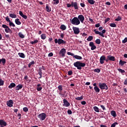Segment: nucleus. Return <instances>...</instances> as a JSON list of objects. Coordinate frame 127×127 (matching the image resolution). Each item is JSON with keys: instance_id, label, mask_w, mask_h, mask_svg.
<instances>
[{"instance_id": "obj_24", "label": "nucleus", "mask_w": 127, "mask_h": 127, "mask_svg": "<svg viewBox=\"0 0 127 127\" xmlns=\"http://www.w3.org/2000/svg\"><path fill=\"white\" fill-rule=\"evenodd\" d=\"M111 116H113V118H116L117 117V113H116V111L112 110L111 112Z\"/></svg>"}, {"instance_id": "obj_38", "label": "nucleus", "mask_w": 127, "mask_h": 127, "mask_svg": "<svg viewBox=\"0 0 127 127\" xmlns=\"http://www.w3.org/2000/svg\"><path fill=\"white\" fill-rule=\"evenodd\" d=\"M87 41H92L93 40V36H89L87 39Z\"/></svg>"}, {"instance_id": "obj_56", "label": "nucleus", "mask_w": 127, "mask_h": 127, "mask_svg": "<svg viewBox=\"0 0 127 127\" xmlns=\"http://www.w3.org/2000/svg\"><path fill=\"white\" fill-rule=\"evenodd\" d=\"M111 19L110 18H107L105 20V23H107V22L108 21H109V20H110Z\"/></svg>"}, {"instance_id": "obj_45", "label": "nucleus", "mask_w": 127, "mask_h": 127, "mask_svg": "<svg viewBox=\"0 0 127 127\" xmlns=\"http://www.w3.org/2000/svg\"><path fill=\"white\" fill-rule=\"evenodd\" d=\"M18 35L20 38H24V35L22 34V33H19Z\"/></svg>"}, {"instance_id": "obj_26", "label": "nucleus", "mask_w": 127, "mask_h": 127, "mask_svg": "<svg viewBox=\"0 0 127 127\" xmlns=\"http://www.w3.org/2000/svg\"><path fill=\"white\" fill-rule=\"evenodd\" d=\"M46 10L47 11V12H50V11H51V8L48 6V4H46Z\"/></svg>"}, {"instance_id": "obj_2", "label": "nucleus", "mask_w": 127, "mask_h": 127, "mask_svg": "<svg viewBox=\"0 0 127 127\" xmlns=\"http://www.w3.org/2000/svg\"><path fill=\"white\" fill-rule=\"evenodd\" d=\"M70 21L71 24L73 25H79L80 23V20L77 17H74L73 19H70Z\"/></svg>"}, {"instance_id": "obj_31", "label": "nucleus", "mask_w": 127, "mask_h": 127, "mask_svg": "<svg viewBox=\"0 0 127 127\" xmlns=\"http://www.w3.org/2000/svg\"><path fill=\"white\" fill-rule=\"evenodd\" d=\"M88 3L90 4H94L96 1L94 0H87Z\"/></svg>"}, {"instance_id": "obj_27", "label": "nucleus", "mask_w": 127, "mask_h": 127, "mask_svg": "<svg viewBox=\"0 0 127 127\" xmlns=\"http://www.w3.org/2000/svg\"><path fill=\"white\" fill-rule=\"evenodd\" d=\"M18 55L21 58H25V55H24V54H23V53H18Z\"/></svg>"}, {"instance_id": "obj_14", "label": "nucleus", "mask_w": 127, "mask_h": 127, "mask_svg": "<svg viewBox=\"0 0 127 127\" xmlns=\"http://www.w3.org/2000/svg\"><path fill=\"white\" fill-rule=\"evenodd\" d=\"M77 18L78 19L79 21L81 22V23H83V22H84V20H85V17L83 15H79Z\"/></svg>"}, {"instance_id": "obj_49", "label": "nucleus", "mask_w": 127, "mask_h": 127, "mask_svg": "<svg viewBox=\"0 0 127 127\" xmlns=\"http://www.w3.org/2000/svg\"><path fill=\"white\" fill-rule=\"evenodd\" d=\"M54 4H58L59 3V0H53Z\"/></svg>"}, {"instance_id": "obj_11", "label": "nucleus", "mask_w": 127, "mask_h": 127, "mask_svg": "<svg viewBox=\"0 0 127 127\" xmlns=\"http://www.w3.org/2000/svg\"><path fill=\"white\" fill-rule=\"evenodd\" d=\"M89 46L91 47V50H95V49H97V46L95 45L93 42H90L89 43Z\"/></svg>"}, {"instance_id": "obj_5", "label": "nucleus", "mask_w": 127, "mask_h": 127, "mask_svg": "<svg viewBox=\"0 0 127 127\" xmlns=\"http://www.w3.org/2000/svg\"><path fill=\"white\" fill-rule=\"evenodd\" d=\"M94 32H95V34H99V35H100V36H102V37H105V35L104 34L106 33L105 29H103L102 31V33L100 32H99L98 31H97L96 29H94Z\"/></svg>"}, {"instance_id": "obj_46", "label": "nucleus", "mask_w": 127, "mask_h": 127, "mask_svg": "<svg viewBox=\"0 0 127 127\" xmlns=\"http://www.w3.org/2000/svg\"><path fill=\"white\" fill-rule=\"evenodd\" d=\"M110 26H111V27H117V25L115 23H111Z\"/></svg>"}, {"instance_id": "obj_4", "label": "nucleus", "mask_w": 127, "mask_h": 127, "mask_svg": "<svg viewBox=\"0 0 127 127\" xmlns=\"http://www.w3.org/2000/svg\"><path fill=\"white\" fill-rule=\"evenodd\" d=\"M99 87L101 90H108L109 87H108V85L105 83H99Z\"/></svg>"}, {"instance_id": "obj_9", "label": "nucleus", "mask_w": 127, "mask_h": 127, "mask_svg": "<svg viewBox=\"0 0 127 127\" xmlns=\"http://www.w3.org/2000/svg\"><path fill=\"white\" fill-rule=\"evenodd\" d=\"M59 54L61 57H65V55L66 54V49L65 48H63L60 51Z\"/></svg>"}, {"instance_id": "obj_37", "label": "nucleus", "mask_w": 127, "mask_h": 127, "mask_svg": "<svg viewBox=\"0 0 127 127\" xmlns=\"http://www.w3.org/2000/svg\"><path fill=\"white\" fill-rule=\"evenodd\" d=\"M41 39H43V40H45V39H46V34H42L41 35Z\"/></svg>"}, {"instance_id": "obj_50", "label": "nucleus", "mask_w": 127, "mask_h": 127, "mask_svg": "<svg viewBox=\"0 0 127 127\" xmlns=\"http://www.w3.org/2000/svg\"><path fill=\"white\" fill-rule=\"evenodd\" d=\"M119 64L121 66H123V65H125V64H124V62L123 60H121L119 62Z\"/></svg>"}, {"instance_id": "obj_53", "label": "nucleus", "mask_w": 127, "mask_h": 127, "mask_svg": "<svg viewBox=\"0 0 127 127\" xmlns=\"http://www.w3.org/2000/svg\"><path fill=\"white\" fill-rule=\"evenodd\" d=\"M80 5L81 6V7H85L86 6V5L85 4V3H84V2L80 3Z\"/></svg>"}, {"instance_id": "obj_48", "label": "nucleus", "mask_w": 127, "mask_h": 127, "mask_svg": "<svg viewBox=\"0 0 127 127\" xmlns=\"http://www.w3.org/2000/svg\"><path fill=\"white\" fill-rule=\"evenodd\" d=\"M117 125H119V124L117 122H115L112 124L111 127H116V126H117Z\"/></svg>"}, {"instance_id": "obj_52", "label": "nucleus", "mask_w": 127, "mask_h": 127, "mask_svg": "<svg viewBox=\"0 0 127 127\" xmlns=\"http://www.w3.org/2000/svg\"><path fill=\"white\" fill-rule=\"evenodd\" d=\"M127 37H126L124 40L122 41V43H127Z\"/></svg>"}, {"instance_id": "obj_25", "label": "nucleus", "mask_w": 127, "mask_h": 127, "mask_svg": "<svg viewBox=\"0 0 127 127\" xmlns=\"http://www.w3.org/2000/svg\"><path fill=\"white\" fill-rule=\"evenodd\" d=\"M15 23H16V24H17V25H20V24H21V22L19 21V19L18 18L15 19Z\"/></svg>"}, {"instance_id": "obj_18", "label": "nucleus", "mask_w": 127, "mask_h": 127, "mask_svg": "<svg viewBox=\"0 0 127 127\" xmlns=\"http://www.w3.org/2000/svg\"><path fill=\"white\" fill-rule=\"evenodd\" d=\"M38 74L39 75L40 77H39V79H41L42 78V69L40 68V67L39 68V70H38Z\"/></svg>"}, {"instance_id": "obj_17", "label": "nucleus", "mask_w": 127, "mask_h": 127, "mask_svg": "<svg viewBox=\"0 0 127 127\" xmlns=\"http://www.w3.org/2000/svg\"><path fill=\"white\" fill-rule=\"evenodd\" d=\"M72 7H74L75 9H79L77 2H71Z\"/></svg>"}, {"instance_id": "obj_22", "label": "nucleus", "mask_w": 127, "mask_h": 127, "mask_svg": "<svg viewBox=\"0 0 127 127\" xmlns=\"http://www.w3.org/2000/svg\"><path fill=\"white\" fill-rule=\"evenodd\" d=\"M16 85L15 83L12 82L10 84V85L8 86L9 89H12V88H14Z\"/></svg>"}, {"instance_id": "obj_16", "label": "nucleus", "mask_w": 127, "mask_h": 127, "mask_svg": "<svg viewBox=\"0 0 127 127\" xmlns=\"http://www.w3.org/2000/svg\"><path fill=\"white\" fill-rule=\"evenodd\" d=\"M63 103H64V104H63L64 107H67L70 106V103H69V102H68V101H67V100L65 99L63 100Z\"/></svg>"}, {"instance_id": "obj_30", "label": "nucleus", "mask_w": 127, "mask_h": 127, "mask_svg": "<svg viewBox=\"0 0 127 127\" xmlns=\"http://www.w3.org/2000/svg\"><path fill=\"white\" fill-rule=\"evenodd\" d=\"M60 29L62 30H66V26H65L64 24H62L60 26Z\"/></svg>"}, {"instance_id": "obj_61", "label": "nucleus", "mask_w": 127, "mask_h": 127, "mask_svg": "<svg viewBox=\"0 0 127 127\" xmlns=\"http://www.w3.org/2000/svg\"><path fill=\"white\" fill-rule=\"evenodd\" d=\"M66 5L67 7H71V6H72V2L71 3V4L67 3Z\"/></svg>"}, {"instance_id": "obj_15", "label": "nucleus", "mask_w": 127, "mask_h": 127, "mask_svg": "<svg viewBox=\"0 0 127 127\" xmlns=\"http://www.w3.org/2000/svg\"><path fill=\"white\" fill-rule=\"evenodd\" d=\"M7 124H6V122H5L3 120H0V127H6V125Z\"/></svg>"}, {"instance_id": "obj_35", "label": "nucleus", "mask_w": 127, "mask_h": 127, "mask_svg": "<svg viewBox=\"0 0 127 127\" xmlns=\"http://www.w3.org/2000/svg\"><path fill=\"white\" fill-rule=\"evenodd\" d=\"M1 62L3 65H4L5 64V59L2 58V59H0V64Z\"/></svg>"}, {"instance_id": "obj_34", "label": "nucleus", "mask_w": 127, "mask_h": 127, "mask_svg": "<svg viewBox=\"0 0 127 127\" xmlns=\"http://www.w3.org/2000/svg\"><path fill=\"white\" fill-rule=\"evenodd\" d=\"M94 89L96 93H100V88L98 86L96 87H94Z\"/></svg>"}, {"instance_id": "obj_10", "label": "nucleus", "mask_w": 127, "mask_h": 127, "mask_svg": "<svg viewBox=\"0 0 127 127\" xmlns=\"http://www.w3.org/2000/svg\"><path fill=\"white\" fill-rule=\"evenodd\" d=\"M72 29L74 34H79L80 33V29L78 27H73Z\"/></svg>"}, {"instance_id": "obj_23", "label": "nucleus", "mask_w": 127, "mask_h": 127, "mask_svg": "<svg viewBox=\"0 0 127 127\" xmlns=\"http://www.w3.org/2000/svg\"><path fill=\"white\" fill-rule=\"evenodd\" d=\"M37 90L39 92L41 91L42 90V87H41V84H38L37 85Z\"/></svg>"}, {"instance_id": "obj_8", "label": "nucleus", "mask_w": 127, "mask_h": 127, "mask_svg": "<svg viewBox=\"0 0 127 127\" xmlns=\"http://www.w3.org/2000/svg\"><path fill=\"white\" fill-rule=\"evenodd\" d=\"M5 19L6 21H7V22H9V26H12L13 27H15V25L14 24V23H13V22H12L11 21H10V20L9 19V18L8 17V16H7Z\"/></svg>"}, {"instance_id": "obj_1", "label": "nucleus", "mask_w": 127, "mask_h": 127, "mask_svg": "<svg viewBox=\"0 0 127 127\" xmlns=\"http://www.w3.org/2000/svg\"><path fill=\"white\" fill-rule=\"evenodd\" d=\"M73 65L74 67L77 68V70H81L82 67H85V66H86V64L84 63H82L80 61H77L74 63Z\"/></svg>"}, {"instance_id": "obj_59", "label": "nucleus", "mask_w": 127, "mask_h": 127, "mask_svg": "<svg viewBox=\"0 0 127 127\" xmlns=\"http://www.w3.org/2000/svg\"><path fill=\"white\" fill-rule=\"evenodd\" d=\"M100 107L102 109V110H103V111H105L106 108L105 107V106H104V105H100Z\"/></svg>"}, {"instance_id": "obj_42", "label": "nucleus", "mask_w": 127, "mask_h": 127, "mask_svg": "<svg viewBox=\"0 0 127 127\" xmlns=\"http://www.w3.org/2000/svg\"><path fill=\"white\" fill-rule=\"evenodd\" d=\"M95 42L96 44H101V40L99 39H97L95 40Z\"/></svg>"}, {"instance_id": "obj_13", "label": "nucleus", "mask_w": 127, "mask_h": 127, "mask_svg": "<svg viewBox=\"0 0 127 127\" xmlns=\"http://www.w3.org/2000/svg\"><path fill=\"white\" fill-rule=\"evenodd\" d=\"M105 60H106V56L103 55L100 58V64H104L105 63Z\"/></svg>"}, {"instance_id": "obj_51", "label": "nucleus", "mask_w": 127, "mask_h": 127, "mask_svg": "<svg viewBox=\"0 0 127 127\" xmlns=\"http://www.w3.org/2000/svg\"><path fill=\"white\" fill-rule=\"evenodd\" d=\"M2 27H3V28H5V29L8 28V26H7L5 24H2Z\"/></svg>"}, {"instance_id": "obj_54", "label": "nucleus", "mask_w": 127, "mask_h": 127, "mask_svg": "<svg viewBox=\"0 0 127 127\" xmlns=\"http://www.w3.org/2000/svg\"><path fill=\"white\" fill-rule=\"evenodd\" d=\"M67 74L68 75H69V76H70V75H72V74H73V72L72 71V70H69L67 72Z\"/></svg>"}, {"instance_id": "obj_20", "label": "nucleus", "mask_w": 127, "mask_h": 127, "mask_svg": "<svg viewBox=\"0 0 127 127\" xmlns=\"http://www.w3.org/2000/svg\"><path fill=\"white\" fill-rule=\"evenodd\" d=\"M108 59L110 61H116V58L114 56H112L111 55L108 56Z\"/></svg>"}, {"instance_id": "obj_36", "label": "nucleus", "mask_w": 127, "mask_h": 127, "mask_svg": "<svg viewBox=\"0 0 127 127\" xmlns=\"http://www.w3.org/2000/svg\"><path fill=\"white\" fill-rule=\"evenodd\" d=\"M34 64H35L34 61H32V62H30L28 64V67L30 68V67H31V65H34Z\"/></svg>"}, {"instance_id": "obj_19", "label": "nucleus", "mask_w": 127, "mask_h": 127, "mask_svg": "<svg viewBox=\"0 0 127 127\" xmlns=\"http://www.w3.org/2000/svg\"><path fill=\"white\" fill-rule=\"evenodd\" d=\"M19 14L21 17H23L24 19H26L27 18V16L26 15L23 14V13H22V11H19Z\"/></svg>"}, {"instance_id": "obj_6", "label": "nucleus", "mask_w": 127, "mask_h": 127, "mask_svg": "<svg viewBox=\"0 0 127 127\" xmlns=\"http://www.w3.org/2000/svg\"><path fill=\"white\" fill-rule=\"evenodd\" d=\"M67 55H70V56H72L75 59H77V60H82V57L78 56V55H74V54L71 53V52H67Z\"/></svg>"}, {"instance_id": "obj_12", "label": "nucleus", "mask_w": 127, "mask_h": 127, "mask_svg": "<svg viewBox=\"0 0 127 127\" xmlns=\"http://www.w3.org/2000/svg\"><path fill=\"white\" fill-rule=\"evenodd\" d=\"M6 105L8 107H9V108L13 107V101H12V100L7 101L6 102Z\"/></svg>"}, {"instance_id": "obj_58", "label": "nucleus", "mask_w": 127, "mask_h": 127, "mask_svg": "<svg viewBox=\"0 0 127 127\" xmlns=\"http://www.w3.org/2000/svg\"><path fill=\"white\" fill-rule=\"evenodd\" d=\"M67 114L68 115H72V111H71L70 110H68L67 111Z\"/></svg>"}, {"instance_id": "obj_60", "label": "nucleus", "mask_w": 127, "mask_h": 127, "mask_svg": "<svg viewBox=\"0 0 127 127\" xmlns=\"http://www.w3.org/2000/svg\"><path fill=\"white\" fill-rule=\"evenodd\" d=\"M52 56H53V53H50L48 54V57H52Z\"/></svg>"}, {"instance_id": "obj_32", "label": "nucleus", "mask_w": 127, "mask_h": 127, "mask_svg": "<svg viewBox=\"0 0 127 127\" xmlns=\"http://www.w3.org/2000/svg\"><path fill=\"white\" fill-rule=\"evenodd\" d=\"M83 98L84 96L82 95L81 97H77L75 98V100H76V101H81V100H83Z\"/></svg>"}, {"instance_id": "obj_33", "label": "nucleus", "mask_w": 127, "mask_h": 127, "mask_svg": "<svg viewBox=\"0 0 127 127\" xmlns=\"http://www.w3.org/2000/svg\"><path fill=\"white\" fill-rule=\"evenodd\" d=\"M93 110L95 111V112H96V113H100V111L99 110V108L97 106H94L93 107Z\"/></svg>"}, {"instance_id": "obj_63", "label": "nucleus", "mask_w": 127, "mask_h": 127, "mask_svg": "<svg viewBox=\"0 0 127 127\" xmlns=\"http://www.w3.org/2000/svg\"><path fill=\"white\" fill-rule=\"evenodd\" d=\"M40 68H41L42 70H45V67L43 65H42L41 67H40Z\"/></svg>"}, {"instance_id": "obj_44", "label": "nucleus", "mask_w": 127, "mask_h": 127, "mask_svg": "<svg viewBox=\"0 0 127 127\" xmlns=\"http://www.w3.org/2000/svg\"><path fill=\"white\" fill-rule=\"evenodd\" d=\"M94 72H95L96 73H100V72H101V69L99 68L95 69H94Z\"/></svg>"}, {"instance_id": "obj_62", "label": "nucleus", "mask_w": 127, "mask_h": 127, "mask_svg": "<svg viewBox=\"0 0 127 127\" xmlns=\"http://www.w3.org/2000/svg\"><path fill=\"white\" fill-rule=\"evenodd\" d=\"M60 36H61V38H62V39H63V38H64V34L62 33Z\"/></svg>"}, {"instance_id": "obj_43", "label": "nucleus", "mask_w": 127, "mask_h": 127, "mask_svg": "<svg viewBox=\"0 0 127 127\" xmlns=\"http://www.w3.org/2000/svg\"><path fill=\"white\" fill-rule=\"evenodd\" d=\"M121 20H122V17L120 15L118 16L117 18L115 19L116 21H120Z\"/></svg>"}, {"instance_id": "obj_64", "label": "nucleus", "mask_w": 127, "mask_h": 127, "mask_svg": "<svg viewBox=\"0 0 127 127\" xmlns=\"http://www.w3.org/2000/svg\"><path fill=\"white\" fill-rule=\"evenodd\" d=\"M124 85H127V78L124 81Z\"/></svg>"}, {"instance_id": "obj_39", "label": "nucleus", "mask_w": 127, "mask_h": 127, "mask_svg": "<svg viewBox=\"0 0 127 127\" xmlns=\"http://www.w3.org/2000/svg\"><path fill=\"white\" fill-rule=\"evenodd\" d=\"M38 43V40H35L34 41H32L30 42L31 44H36V43Z\"/></svg>"}, {"instance_id": "obj_41", "label": "nucleus", "mask_w": 127, "mask_h": 127, "mask_svg": "<svg viewBox=\"0 0 127 127\" xmlns=\"http://www.w3.org/2000/svg\"><path fill=\"white\" fill-rule=\"evenodd\" d=\"M58 89H59L60 92H62V90H63V86H62V85H59L58 87Z\"/></svg>"}, {"instance_id": "obj_29", "label": "nucleus", "mask_w": 127, "mask_h": 127, "mask_svg": "<svg viewBox=\"0 0 127 127\" xmlns=\"http://www.w3.org/2000/svg\"><path fill=\"white\" fill-rule=\"evenodd\" d=\"M118 71H119L120 73H121V74H123V75H124V73H126V71L122 68H118Z\"/></svg>"}, {"instance_id": "obj_3", "label": "nucleus", "mask_w": 127, "mask_h": 127, "mask_svg": "<svg viewBox=\"0 0 127 127\" xmlns=\"http://www.w3.org/2000/svg\"><path fill=\"white\" fill-rule=\"evenodd\" d=\"M55 43H56V44H57V43H58V44L59 45H61V44L63 45V44H66V41L62 39H55Z\"/></svg>"}, {"instance_id": "obj_28", "label": "nucleus", "mask_w": 127, "mask_h": 127, "mask_svg": "<svg viewBox=\"0 0 127 127\" xmlns=\"http://www.w3.org/2000/svg\"><path fill=\"white\" fill-rule=\"evenodd\" d=\"M9 16L11 18H16V15L14 13H9Z\"/></svg>"}, {"instance_id": "obj_55", "label": "nucleus", "mask_w": 127, "mask_h": 127, "mask_svg": "<svg viewBox=\"0 0 127 127\" xmlns=\"http://www.w3.org/2000/svg\"><path fill=\"white\" fill-rule=\"evenodd\" d=\"M7 29H8V31L9 32V33H12V31L11 30V29H10V28H9V27H8Z\"/></svg>"}, {"instance_id": "obj_47", "label": "nucleus", "mask_w": 127, "mask_h": 127, "mask_svg": "<svg viewBox=\"0 0 127 127\" xmlns=\"http://www.w3.org/2000/svg\"><path fill=\"white\" fill-rule=\"evenodd\" d=\"M23 112H25V113H27V112L28 111V108L27 107H24L23 108Z\"/></svg>"}, {"instance_id": "obj_57", "label": "nucleus", "mask_w": 127, "mask_h": 127, "mask_svg": "<svg viewBox=\"0 0 127 127\" xmlns=\"http://www.w3.org/2000/svg\"><path fill=\"white\" fill-rule=\"evenodd\" d=\"M59 94L60 96H62V97H64L65 96V94H62V91H60Z\"/></svg>"}, {"instance_id": "obj_40", "label": "nucleus", "mask_w": 127, "mask_h": 127, "mask_svg": "<svg viewBox=\"0 0 127 127\" xmlns=\"http://www.w3.org/2000/svg\"><path fill=\"white\" fill-rule=\"evenodd\" d=\"M4 84V81L2 80L1 78H0V86H3Z\"/></svg>"}, {"instance_id": "obj_7", "label": "nucleus", "mask_w": 127, "mask_h": 127, "mask_svg": "<svg viewBox=\"0 0 127 127\" xmlns=\"http://www.w3.org/2000/svg\"><path fill=\"white\" fill-rule=\"evenodd\" d=\"M38 118L40 119L41 121H44L46 119V114L43 113H41L38 116Z\"/></svg>"}, {"instance_id": "obj_21", "label": "nucleus", "mask_w": 127, "mask_h": 127, "mask_svg": "<svg viewBox=\"0 0 127 127\" xmlns=\"http://www.w3.org/2000/svg\"><path fill=\"white\" fill-rule=\"evenodd\" d=\"M22 87L23 86L22 84H18L16 87H15V90L16 91H19V90H21L22 89Z\"/></svg>"}]
</instances>
